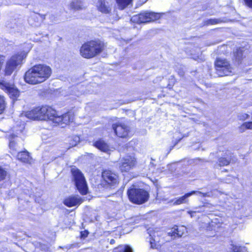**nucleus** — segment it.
<instances>
[{"label": "nucleus", "mask_w": 252, "mask_h": 252, "mask_svg": "<svg viewBox=\"0 0 252 252\" xmlns=\"http://www.w3.org/2000/svg\"><path fill=\"white\" fill-rule=\"evenodd\" d=\"M51 73L49 66L43 64L36 65L25 73L24 79L29 84L35 85L44 82L50 76Z\"/></svg>", "instance_id": "obj_1"}, {"label": "nucleus", "mask_w": 252, "mask_h": 252, "mask_svg": "<svg viewBox=\"0 0 252 252\" xmlns=\"http://www.w3.org/2000/svg\"><path fill=\"white\" fill-rule=\"evenodd\" d=\"M104 44L100 40H92L84 44L80 52L84 58L90 59L101 53L104 49Z\"/></svg>", "instance_id": "obj_2"}, {"label": "nucleus", "mask_w": 252, "mask_h": 252, "mask_svg": "<svg viewBox=\"0 0 252 252\" xmlns=\"http://www.w3.org/2000/svg\"><path fill=\"white\" fill-rule=\"evenodd\" d=\"M127 194L129 200L136 204H142L146 202L150 197L149 192L142 189L131 187L127 190Z\"/></svg>", "instance_id": "obj_3"}, {"label": "nucleus", "mask_w": 252, "mask_h": 252, "mask_svg": "<svg viewBox=\"0 0 252 252\" xmlns=\"http://www.w3.org/2000/svg\"><path fill=\"white\" fill-rule=\"evenodd\" d=\"M23 59L24 56L21 54L12 56L6 62L3 70L4 75L6 76L10 75L14 71L17 70L22 64Z\"/></svg>", "instance_id": "obj_4"}, {"label": "nucleus", "mask_w": 252, "mask_h": 252, "mask_svg": "<svg viewBox=\"0 0 252 252\" xmlns=\"http://www.w3.org/2000/svg\"><path fill=\"white\" fill-rule=\"evenodd\" d=\"M73 180L79 191L83 195H85L88 192V187L85 178L81 172L77 168L71 169Z\"/></svg>", "instance_id": "obj_5"}, {"label": "nucleus", "mask_w": 252, "mask_h": 252, "mask_svg": "<svg viewBox=\"0 0 252 252\" xmlns=\"http://www.w3.org/2000/svg\"><path fill=\"white\" fill-rule=\"evenodd\" d=\"M216 73L219 76H227L232 72L233 68L225 59L217 58L215 63Z\"/></svg>", "instance_id": "obj_6"}, {"label": "nucleus", "mask_w": 252, "mask_h": 252, "mask_svg": "<svg viewBox=\"0 0 252 252\" xmlns=\"http://www.w3.org/2000/svg\"><path fill=\"white\" fill-rule=\"evenodd\" d=\"M136 159L134 156L126 155L122 158L119 162V167L122 172H128L136 164Z\"/></svg>", "instance_id": "obj_7"}, {"label": "nucleus", "mask_w": 252, "mask_h": 252, "mask_svg": "<svg viewBox=\"0 0 252 252\" xmlns=\"http://www.w3.org/2000/svg\"><path fill=\"white\" fill-rule=\"evenodd\" d=\"M158 17L157 13L152 12H144L133 16L131 18V21L136 23H145L156 20Z\"/></svg>", "instance_id": "obj_8"}, {"label": "nucleus", "mask_w": 252, "mask_h": 252, "mask_svg": "<svg viewBox=\"0 0 252 252\" xmlns=\"http://www.w3.org/2000/svg\"><path fill=\"white\" fill-rule=\"evenodd\" d=\"M102 177L108 185L114 186L119 183L118 176L110 170H104L102 173Z\"/></svg>", "instance_id": "obj_9"}, {"label": "nucleus", "mask_w": 252, "mask_h": 252, "mask_svg": "<svg viewBox=\"0 0 252 252\" xmlns=\"http://www.w3.org/2000/svg\"><path fill=\"white\" fill-rule=\"evenodd\" d=\"M0 88L8 93L10 97H12L13 99L17 98L19 95V91L13 84L8 82L4 81L0 82Z\"/></svg>", "instance_id": "obj_10"}, {"label": "nucleus", "mask_w": 252, "mask_h": 252, "mask_svg": "<svg viewBox=\"0 0 252 252\" xmlns=\"http://www.w3.org/2000/svg\"><path fill=\"white\" fill-rule=\"evenodd\" d=\"M113 129L116 134L120 137H125L128 135L129 128L124 124H114Z\"/></svg>", "instance_id": "obj_11"}, {"label": "nucleus", "mask_w": 252, "mask_h": 252, "mask_svg": "<svg viewBox=\"0 0 252 252\" xmlns=\"http://www.w3.org/2000/svg\"><path fill=\"white\" fill-rule=\"evenodd\" d=\"M73 117L70 113H66L62 116H57L55 119V123L60 125L62 127H64L63 125H66L73 121Z\"/></svg>", "instance_id": "obj_12"}, {"label": "nucleus", "mask_w": 252, "mask_h": 252, "mask_svg": "<svg viewBox=\"0 0 252 252\" xmlns=\"http://www.w3.org/2000/svg\"><path fill=\"white\" fill-rule=\"evenodd\" d=\"M83 202V199L79 196H70L63 200V204L68 207H71L80 205Z\"/></svg>", "instance_id": "obj_13"}, {"label": "nucleus", "mask_w": 252, "mask_h": 252, "mask_svg": "<svg viewBox=\"0 0 252 252\" xmlns=\"http://www.w3.org/2000/svg\"><path fill=\"white\" fill-rule=\"evenodd\" d=\"M222 157L218 159V164L220 166H226L228 165L232 158V154L230 151L226 150L223 152Z\"/></svg>", "instance_id": "obj_14"}, {"label": "nucleus", "mask_w": 252, "mask_h": 252, "mask_svg": "<svg viewBox=\"0 0 252 252\" xmlns=\"http://www.w3.org/2000/svg\"><path fill=\"white\" fill-rule=\"evenodd\" d=\"M93 145L101 151L110 154V149L109 145L102 139H99L94 141Z\"/></svg>", "instance_id": "obj_15"}, {"label": "nucleus", "mask_w": 252, "mask_h": 252, "mask_svg": "<svg viewBox=\"0 0 252 252\" xmlns=\"http://www.w3.org/2000/svg\"><path fill=\"white\" fill-rule=\"evenodd\" d=\"M98 9L102 13H109L111 11V8L108 3L104 0H99L97 4Z\"/></svg>", "instance_id": "obj_16"}, {"label": "nucleus", "mask_w": 252, "mask_h": 252, "mask_svg": "<svg viewBox=\"0 0 252 252\" xmlns=\"http://www.w3.org/2000/svg\"><path fill=\"white\" fill-rule=\"evenodd\" d=\"M46 108L48 109V112L45 113L46 116L47 117L46 118V121H52L53 123H55V119L58 116L56 110L49 106L46 105Z\"/></svg>", "instance_id": "obj_17"}, {"label": "nucleus", "mask_w": 252, "mask_h": 252, "mask_svg": "<svg viewBox=\"0 0 252 252\" xmlns=\"http://www.w3.org/2000/svg\"><path fill=\"white\" fill-rule=\"evenodd\" d=\"M37 115L38 117V120H44L46 121V118H47L46 116L45 113L48 112V109L46 108V105L42 106V107H36Z\"/></svg>", "instance_id": "obj_18"}, {"label": "nucleus", "mask_w": 252, "mask_h": 252, "mask_svg": "<svg viewBox=\"0 0 252 252\" xmlns=\"http://www.w3.org/2000/svg\"><path fill=\"white\" fill-rule=\"evenodd\" d=\"M17 158L18 160L25 163L28 162L31 158L29 153L27 151L18 153Z\"/></svg>", "instance_id": "obj_19"}, {"label": "nucleus", "mask_w": 252, "mask_h": 252, "mask_svg": "<svg viewBox=\"0 0 252 252\" xmlns=\"http://www.w3.org/2000/svg\"><path fill=\"white\" fill-rule=\"evenodd\" d=\"M244 54V50L242 49H237L236 51L234 53V60L238 64L241 63L242 59L245 57Z\"/></svg>", "instance_id": "obj_20"}, {"label": "nucleus", "mask_w": 252, "mask_h": 252, "mask_svg": "<svg viewBox=\"0 0 252 252\" xmlns=\"http://www.w3.org/2000/svg\"><path fill=\"white\" fill-rule=\"evenodd\" d=\"M25 116L28 119L38 120L36 107L25 113Z\"/></svg>", "instance_id": "obj_21"}, {"label": "nucleus", "mask_w": 252, "mask_h": 252, "mask_svg": "<svg viewBox=\"0 0 252 252\" xmlns=\"http://www.w3.org/2000/svg\"><path fill=\"white\" fill-rule=\"evenodd\" d=\"M70 7L72 9L77 10L82 9L84 6L83 2L81 1L78 0H74L70 3Z\"/></svg>", "instance_id": "obj_22"}, {"label": "nucleus", "mask_w": 252, "mask_h": 252, "mask_svg": "<svg viewBox=\"0 0 252 252\" xmlns=\"http://www.w3.org/2000/svg\"><path fill=\"white\" fill-rule=\"evenodd\" d=\"M224 21L221 18L209 19L204 22V26L213 25L224 22Z\"/></svg>", "instance_id": "obj_23"}, {"label": "nucleus", "mask_w": 252, "mask_h": 252, "mask_svg": "<svg viewBox=\"0 0 252 252\" xmlns=\"http://www.w3.org/2000/svg\"><path fill=\"white\" fill-rule=\"evenodd\" d=\"M113 252H132V250L129 246L120 245L114 248Z\"/></svg>", "instance_id": "obj_24"}, {"label": "nucleus", "mask_w": 252, "mask_h": 252, "mask_svg": "<svg viewBox=\"0 0 252 252\" xmlns=\"http://www.w3.org/2000/svg\"><path fill=\"white\" fill-rule=\"evenodd\" d=\"M189 197H190V194L189 193H186L184 195L178 198H176L173 204L179 205L183 203H186L188 202V198Z\"/></svg>", "instance_id": "obj_25"}, {"label": "nucleus", "mask_w": 252, "mask_h": 252, "mask_svg": "<svg viewBox=\"0 0 252 252\" xmlns=\"http://www.w3.org/2000/svg\"><path fill=\"white\" fill-rule=\"evenodd\" d=\"M119 8L123 10L127 7L132 1V0H116Z\"/></svg>", "instance_id": "obj_26"}, {"label": "nucleus", "mask_w": 252, "mask_h": 252, "mask_svg": "<svg viewBox=\"0 0 252 252\" xmlns=\"http://www.w3.org/2000/svg\"><path fill=\"white\" fill-rule=\"evenodd\" d=\"M174 230L176 231V236L178 237H181L183 236L186 231V228L184 226L178 227L177 226H174Z\"/></svg>", "instance_id": "obj_27"}, {"label": "nucleus", "mask_w": 252, "mask_h": 252, "mask_svg": "<svg viewBox=\"0 0 252 252\" xmlns=\"http://www.w3.org/2000/svg\"><path fill=\"white\" fill-rule=\"evenodd\" d=\"M193 51H192L190 54L191 58L194 60H197L198 59H199L201 51H200V49L199 48H197L194 50L195 53H193Z\"/></svg>", "instance_id": "obj_28"}, {"label": "nucleus", "mask_w": 252, "mask_h": 252, "mask_svg": "<svg viewBox=\"0 0 252 252\" xmlns=\"http://www.w3.org/2000/svg\"><path fill=\"white\" fill-rule=\"evenodd\" d=\"M232 252H245L246 251L245 247H242L237 246L234 245H232Z\"/></svg>", "instance_id": "obj_29"}, {"label": "nucleus", "mask_w": 252, "mask_h": 252, "mask_svg": "<svg viewBox=\"0 0 252 252\" xmlns=\"http://www.w3.org/2000/svg\"><path fill=\"white\" fill-rule=\"evenodd\" d=\"M240 128L243 130L245 129H252V122L244 123L241 125Z\"/></svg>", "instance_id": "obj_30"}, {"label": "nucleus", "mask_w": 252, "mask_h": 252, "mask_svg": "<svg viewBox=\"0 0 252 252\" xmlns=\"http://www.w3.org/2000/svg\"><path fill=\"white\" fill-rule=\"evenodd\" d=\"M5 107V103L4 97L0 95V114H1Z\"/></svg>", "instance_id": "obj_31"}, {"label": "nucleus", "mask_w": 252, "mask_h": 252, "mask_svg": "<svg viewBox=\"0 0 252 252\" xmlns=\"http://www.w3.org/2000/svg\"><path fill=\"white\" fill-rule=\"evenodd\" d=\"M7 175L6 171L0 167V182L3 180Z\"/></svg>", "instance_id": "obj_32"}, {"label": "nucleus", "mask_w": 252, "mask_h": 252, "mask_svg": "<svg viewBox=\"0 0 252 252\" xmlns=\"http://www.w3.org/2000/svg\"><path fill=\"white\" fill-rule=\"evenodd\" d=\"M249 117V115L246 113H240L238 115V118L240 120L244 121L247 119H248Z\"/></svg>", "instance_id": "obj_33"}, {"label": "nucleus", "mask_w": 252, "mask_h": 252, "mask_svg": "<svg viewBox=\"0 0 252 252\" xmlns=\"http://www.w3.org/2000/svg\"><path fill=\"white\" fill-rule=\"evenodd\" d=\"M177 72L180 76L183 77L185 73L184 67L180 66L177 69Z\"/></svg>", "instance_id": "obj_34"}, {"label": "nucleus", "mask_w": 252, "mask_h": 252, "mask_svg": "<svg viewBox=\"0 0 252 252\" xmlns=\"http://www.w3.org/2000/svg\"><path fill=\"white\" fill-rule=\"evenodd\" d=\"M32 19H36L39 21H41L43 20V18L39 14H34L32 16Z\"/></svg>", "instance_id": "obj_35"}, {"label": "nucleus", "mask_w": 252, "mask_h": 252, "mask_svg": "<svg viewBox=\"0 0 252 252\" xmlns=\"http://www.w3.org/2000/svg\"><path fill=\"white\" fill-rule=\"evenodd\" d=\"M176 231H175V230H174V227L173 228H172V229H171V230L168 232V235L169 236H174L175 237H177L176 236Z\"/></svg>", "instance_id": "obj_36"}, {"label": "nucleus", "mask_w": 252, "mask_h": 252, "mask_svg": "<svg viewBox=\"0 0 252 252\" xmlns=\"http://www.w3.org/2000/svg\"><path fill=\"white\" fill-rule=\"evenodd\" d=\"M80 233H81V237L82 238H85L86 237H87L88 236V235L89 234V232L87 230L81 231Z\"/></svg>", "instance_id": "obj_37"}, {"label": "nucleus", "mask_w": 252, "mask_h": 252, "mask_svg": "<svg viewBox=\"0 0 252 252\" xmlns=\"http://www.w3.org/2000/svg\"><path fill=\"white\" fill-rule=\"evenodd\" d=\"M246 5L250 8H252V0H244Z\"/></svg>", "instance_id": "obj_38"}, {"label": "nucleus", "mask_w": 252, "mask_h": 252, "mask_svg": "<svg viewBox=\"0 0 252 252\" xmlns=\"http://www.w3.org/2000/svg\"><path fill=\"white\" fill-rule=\"evenodd\" d=\"M189 193L190 194V196L194 194H202V192L200 191H192L190 192H189Z\"/></svg>", "instance_id": "obj_39"}, {"label": "nucleus", "mask_w": 252, "mask_h": 252, "mask_svg": "<svg viewBox=\"0 0 252 252\" xmlns=\"http://www.w3.org/2000/svg\"><path fill=\"white\" fill-rule=\"evenodd\" d=\"M150 245L151 248L152 249L156 248V244L155 243V241L154 239H152L150 241Z\"/></svg>", "instance_id": "obj_40"}, {"label": "nucleus", "mask_w": 252, "mask_h": 252, "mask_svg": "<svg viewBox=\"0 0 252 252\" xmlns=\"http://www.w3.org/2000/svg\"><path fill=\"white\" fill-rule=\"evenodd\" d=\"M16 143L14 141H11L9 142V147L10 149H14L15 147Z\"/></svg>", "instance_id": "obj_41"}, {"label": "nucleus", "mask_w": 252, "mask_h": 252, "mask_svg": "<svg viewBox=\"0 0 252 252\" xmlns=\"http://www.w3.org/2000/svg\"><path fill=\"white\" fill-rule=\"evenodd\" d=\"M188 213L190 215L191 218L194 217V214L196 213L195 211H188Z\"/></svg>", "instance_id": "obj_42"}, {"label": "nucleus", "mask_w": 252, "mask_h": 252, "mask_svg": "<svg viewBox=\"0 0 252 252\" xmlns=\"http://www.w3.org/2000/svg\"><path fill=\"white\" fill-rule=\"evenodd\" d=\"M202 195L204 197L210 196V193L209 192H206V193H203L202 192Z\"/></svg>", "instance_id": "obj_43"}]
</instances>
